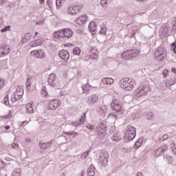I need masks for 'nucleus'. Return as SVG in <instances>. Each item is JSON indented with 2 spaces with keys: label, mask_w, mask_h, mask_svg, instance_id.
<instances>
[{
  "label": "nucleus",
  "mask_w": 176,
  "mask_h": 176,
  "mask_svg": "<svg viewBox=\"0 0 176 176\" xmlns=\"http://www.w3.org/2000/svg\"><path fill=\"white\" fill-rule=\"evenodd\" d=\"M110 105L111 108H112L113 111H115L116 113L113 112L112 113L109 114L107 118H113L116 120L123 115V111H124V109L122 107L120 102L115 100L112 101Z\"/></svg>",
  "instance_id": "f257e3e1"
},
{
  "label": "nucleus",
  "mask_w": 176,
  "mask_h": 176,
  "mask_svg": "<svg viewBox=\"0 0 176 176\" xmlns=\"http://www.w3.org/2000/svg\"><path fill=\"white\" fill-rule=\"evenodd\" d=\"M120 86L121 89H124V90L131 91V90L135 87V81L131 78H122L120 80Z\"/></svg>",
  "instance_id": "f03ea898"
},
{
  "label": "nucleus",
  "mask_w": 176,
  "mask_h": 176,
  "mask_svg": "<svg viewBox=\"0 0 176 176\" xmlns=\"http://www.w3.org/2000/svg\"><path fill=\"white\" fill-rule=\"evenodd\" d=\"M125 139L127 142L133 141L135 138V134H137V129L133 126L128 125L124 132Z\"/></svg>",
  "instance_id": "7ed1b4c3"
},
{
  "label": "nucleus",
  "mask_w": 176,
  "mask_h": 176,
  "mask_svg": "<svg viewBox=\"0 0 176 176\" xmlns=\"http://www.w3.org/2000/svg\"><path fill=\"white\" fill-rule=\"evenodd\" d=\"M140 56V50L135 49V50H129L125 52H124L121 57L124 60H130L131 58H135L136 57H138Z\"/></svg>",
  "instance_id": "20e7f679"
},
{
  "label": "nucleus",
  "mask_w": 176,
  "mask_h": 176,
  "mask_svg": "<svg viewBox=\"0 0 176 176\" xmlns=\"http://www.w3.org/2000/svg\"><path fill=\"white\" fill-rule=\"evenodd\" d=\"M167 56V51L164 47H160L154 52V58L156 61H163Z\"/></svg>",
  "instance_id": "39448f33"
},
{
  "label": "nucleus",
  "mask_w": 176,
  "mask_h": 176,
  "mask_svg": "<svg viewBox=\"0 0 176 176\" xmlns=\"http://www.w3.org/2000/svg\"><path fill=\"white\" fill-rule=\"evenodd\" d=\"M60 105L61 100L58 99H53L48 102L47 109L49 111H56Z\"/></svg>",
  "instance_id": "423d86ee"
},
{
  "label": "nucleus",
  "mask_w": 176,
  "mask_h": 176,
  "mask_svg": "<svg viewBox=\"0 0 176 176\" xmlns=\"http://www.w3.org/2000/svg\"><path fill=\"white\" fill-rule=\"evenodd\" d=\"M108 159H109V153L105 151H100L99 156V162L102 166H107L108 164Z\"/></svg>",
  "instance_id": "0eeeda50"
},
{
  "label": "nucleus",
  "mask_w": 176,
  "mask_h": 176,
  "mask_svg": "<svg viewBox=\"0 0 176 176\" xmlns=\"http://www.w3.org/2000/svg\"><path fill=\"white\" fill-rule=\"evenodd\" d=\"M96 131L98 133V138H100V140H103L107 133V125L101 122L100 124L96 128Z\"/></svg>",
  "instance_id": "6e6552de"
},
{
  "label": "nucleus",
  "mask_w": 176,
  "mask_h": 176,
  "mask_svg": "<svg viewBox=\"0 0 176 176\" xmlns=\"http://www.w3.org/2000/svg\"><path fill=\"white\" fill-rule=\"evenodd\" d=\"M23 94H24L23 88L18 87L16 89V91L14 93V95L11 97L12 102H16V101L21 100L23 97Z\"/></svg>",
  "instance_id": "1a4fd4ad"
},
{
  "label": "nucleus",
  "mask_w": 176,
  "mask_h": 176,
  "mask_svg": "<svg viewBox=\"0 0 176 176\" xmlns=\"http://www.w3.org/2000/svg\"><path fill=\"white\" fill-rule=\"evenodd\" d=\"M82 8V6H69L67 8V13L72 16H76L80 12Z\"/></svg>",
  "instance_id": "9d476101"
},
{
  "label": "nucleus",
  "mask_w": 176,
  "mask_h": 176,
  "mask_svg": "<svg viewBox=\"0 0 176 176\" xmlns=\"http://www.w3.org/2000/svg\"><path fill=\"white\" fill-rule=\"evenodd\" d=\"M86 122V112L83 113V116H81L80 119L77 121H72V126L74 127H79V126H82V124H85Z\"/></svg>",
  "instance_id": "9b49d317"
},
{
  "label": "nucleus",
  "mask_w": 176,
  "mask_h": 176,
  "mask_svg": "<svg viewBox=\"0 0 176 176\" xmlns=\"http://www.w3.org/2000/svg\"><path fill=\"white\" fill-rule=\"evenodd\" d=\"M62 35L63 36V39H69V38H72L74 32L70 28H65L62 30Z\"/></svg>",
  "instance_id": "f8f14e48"
},
{
  "label": "nucleus",
  "mask_w": 176,
  "mask_h": 176,
  "mask_svg": "<svg viewBox=\"0 0 176 176\" xmlns=\"http://www.w3.org/2000/svg\"><path fill=\"white\" fill-rule=\"evenodd\" d=\"M9 53H10V45L3 44L0 46V54L1 56H6Z\"/></svg>",
  "instance_id": "ddd939ff"
},
{
  "label": "nucleus",
  "mask_w": 176,
  "mask_h": 176,
  "mask_svg": "<svg viewBox=\"0 0 176 176\" xmlns=\"http://www.w3.org/2000/svg\"><path fill=\"white\" fill-rule=\"evenodd\" d=\"M31 56H34L36 58H45V52L41 50H34L30 53Z\"/></svg>",
  "instance_id": "4468645a"
},
{
  "label": "nucleus",
  "mask_w": 176,
  "mask_h": 176,
  "mask_svg": "<svg viewBox=\"0 0 176 176\" xmlns=\"http://www.w3.org/2000/svg\"><path fill=\"white\" fill-rule=\"evenodd\" d=\"M47 82L50 86L56 87V86H57V78H56V74L53 73L50 74Z\"/></svg>",
  "instance_id": "2eb2a0df"
},
{
  "label": "nucleus",
  "mask_w": 176,
  "mask_h": 176,
  "mask_svg": "<svg viewBox=\"0 0 176 176\" xmlns=\"http://www.w3.org/2000/svg\"><path fill=\"white\" fill-rule=\"evenodd\" d=\"M98 94H92L91 96L88 97L87 104L89 105H94L96 102H98Z\"/></svg>",
  "instance_id": "dca6fc26"
},
{
  "label": "nucleus",
  "mask_w": 176,
  "mask_h": 176,
  "mask_svg": "<svg viewBox=\"0 0 176 176\" xmlns=\"http://www.w3.org/2000/svg\"><path fill=\"white\" fill-rule=\"evenodd\" d=\"M59 57L64 60V61H68L69 60V52L67 50H60L59 52Z\"/></svg>",
  "instance_id": "f3484780"
},
{
  "label": "nucleus",
  "mask_w": 176,
  "mask_h": 176,
  "mask_svg": "<svg viewBox=\"0 0 176 176\" xmlns=\"http://www.w3.org/2000/svg\"><path fill=\"white\" fill-rule=\"evenodd\" d=\"M135 94L136 97H144V96H146L147 92L144 89V87H140L138 89L135 91Z\"/></svg>",
  "instance_id": "a211bd4d"
},
{
  "label": "nucleus",
  "mask_w": 176,
  "mask_h": 176,
  "mask_svg": "<svg viewBox=\"0 0 176 176\" xmlns=\"http://www.w3.org/2000/svg\"><path fill=\"white\" fill-rule=\"evenodd\" d=\"M96 112L102 118H105V116H107V112H108L107 106H100V108L96 110Z\"/></svg>",
  "instance_id": "6ab92c4d"
},
{
  "label": "nucleus",
  "mask_w": 176,
  "mask_h": 176,
  "mask_svg": "<svg viewBox=\"0 0 176 176\" xmlns=\"http://www.w3.org/2000/svg\"><path fill=\"white\" fill-rule=\"evenodd\" d=\"M98 56V51L96 47H91L89 50V56L93 59L96 60Z\"/></svg>",
  "instance_id": "aec40b11"
},
{
  "label": "nucleus",
  "mask_w": 176,
  "mask_h": 176,
  "mask_svg": "<svg viewBox=\"0 0 176 176\" xmlns=\"http://www.w3.org/2000/svg\"><path fill=\"white\" fill-rule=\"evenodd\" d=\"M76 23L79 25H82V24H86V23H87V16L83 15L80 16L76 20Z\"/></svg>",
  "instance_id": "412c9836"
},
{
  "label": "nucleus",
  "mask_w": 176,
  "mask_h": 176,
  "mask_svg": "<svg viewBox=\"0 0 176 176\" xmlns=\"http://www.w3.org/2000/svg\"><path fill=\"white\" fill-rule=\"evenodd\" d=\"M53 144V140H50L48 142H40L39 146L41 149H47V148H50L52 144Z\"/></svg>",
  "instance_id": "4be33fe9"
},
{
  "label": "nucleus",
  "mask_w": 176,
  "mask_h": 176,
  "mask_svg": "<svg viewBox=\"0 0 176 176\" xmlns=\"http://www.w3.org/2000/svg\"><path fill=\"white\" fill-rule=\"evenodd\" d=\"M87 175L88 176H94L96 175V168L94 165L91 164L90 166L87 169Z\"/></svg>",
  "instance_id": "5701e85b"
},
{
  "label": "nucleus",
  "mask_w": 176,
  "mask_h": 176,
  "mask_svg": "<svg viewBox=\"0 0 176 176\" xmlns=\"http://www.w3.org/2000/svg\"><path fill=\"white\" fill-rule=\"evenodd\" d=\"M43 43V41L41 39L35 40L30 43V47H36V46H41Z\"/></svg>",
  "instance_id": "b1692460"
},
{
  "label": "nucleus",
  "mask_w": 176,
  "mask_h": 176,
  "mask_svg": "<svg viewBox=\"0 0 176 176\" xmlns=\"http://www.w3.org/2000/svg\"><path fill=\"white\" fill-rule=\"evenodd\" d=\"M113 82H115L113 78L109 77L104 78L102 79V83H103V85H112Z\"/></svg>",
  "instance_id": "393cba45"
},
{
  "label": "nucleus",
  "mask_w": 176,
  "mask_h": 176,
  "mask_svg": "<svg viewBox=\"0 0 176 176\" xmlns=\"http://www.w3.org/2000/svg\"><path fill=\"white\" fill-rule=\"evenodd\" d=\"M88 30H89L91 32H96V31H97V23L91 22L89 24Z\"/></svg>",
  "instance_id": "a878e982"
},
{
  "label": "nucleus",
  "mask_w": 176,
  "mask_h": 176,
  "mask_svg": "<svg viewBox=\"0 0 176 176\" xmlns=\"http://www.w3.org/2000/svg\"><path fill=\"white\" fill-rule=\"evenodd\" d=\"M53 36L55 39H64V37L63 36V30H58L55 32Z\"/></svg>",
  "instance_id": "bb28decb"
},
{
  "label": "nucleus",
  "mask_w": 176,
  "mask_h": 176,
  "mask_svg": "<svg viewBox=\"0 0 176 176\" xmlns=\"http://www.w3.org/2000/svg\"><path fill=\"white\" fill-rule=\"evenodd\" d=\"M164 159L166 160L168 164H173L174 163V157L171 155L166 154L164 155Z\"/></svg>",
  "instance_id": "cd10ccee"
},
{
  "label": "nucleus",
  "mask_w": 176,
  "mask_h": 176,
  "mask_svg": "<svg viewBox=\"0 0 176 176\" xmlns=\"http://www.w3.org/2000/svg\"><path fill=\"white\" fill-rule=\"evenodd\" d=\"M142 142H144V138H140L135 143L134 148L138 149L142 145Z\"/></svg>",
  "instance_id": "c85d7f7f"
},
{
  "label": "nucleus",
  "mask_w": 176,
  "mask_h": 176,
  "mask_svg": "<svg viewBox=\"0 0 176 176\" xmlns=\"http://www.w3.org/2000/svg\"><path fill=\"white\" fill-rule=\"evenodd\" d=\"M26 112L28 113H34V108H32V103H28L25 105Z\"/></svg>",
  "instance_id": "c756f323"
},
{
  "label": "nucleus",
  "mask_w": 176,
  "mask_h": 176,
  "mask_svg": "<svg viewBox=\"0 0 176 176\" xmlns=\"http://www.w3.org/2000/svg\"><path fill=\"white\" fill-rule=\"evenodd\" d=\"M100 35H105L107 34V26L104 23L100 25V31L99 32Z\"/></svg>",
  "instance_id": "7c9ffc66"
},
{
  "label": "nucleus",
  "mask_w": 176,
  "mask_h": 176,
  "mask_svg": "<svg viewBox=\"0 0 176 176\" xmlns=\"http://www.w3.org/2000/svg\"><path fill=\"white\" fill-rule=\"evenodd\" d=\"M11 176H21V168H16L14 170L13 173L11 174Z\"/></svg>",
  "instance_id": "2f4dec72"
},
{
  "label": "nucleus",
  "mask_w": 176,
  "mask_h": 176,
  "mask_svg": "<svg viewBox=\"0 0 176 176\" xmlns=\"http://www.w3.org/2000/svg\"><path fill=\"white\" fill-rule=\"evenodd\" d=\"M31 85H32V78H28L26 81V87L28 90H31Z\"/></svg>",
  "instance_id": "473e14b6"
},
{
  "label": "nucleus",
  "mask_w": 176,
  "mask_h": 176,
  "mask_svg": "<svg viewBox=\"0 0 176 176\" xmlns=\"http://www.w3.org/2000/svg\"><path fill=\"white\" fill-rule=\"evenodd\" d=\"M146 118L148 120H153V119H155V114L151 111H148L146 113Z\"/></svg>",
  "instance_id": "72a5a7b5"
},
{
  "label": "nucleus",
  "mask_w": 176,
  "mask_h": 176,
  "mask_svg": "<svg viewBox=\"0 0 176 176\" xmlns=\"http://www.w3.org/2000/svg\"><path fill=\"white\" fill-rule=\"evenodd\" d=\"M162 153H164L162 148H158L155 151V155L157 157H159V156H162Z\"/></svg>",
  "instance_id": "f704fd0d"
},
{
  "label": "nucleus",
  "mask_w": 176,
  "mask_h": 176,
  "mask_svg": "<svg viewBox=\"0 0 176 176\" xmlns=\"http://www.w3.org/2000/svg\"><path fill=\"white\" fill-rule=\"evenodd\" d=\"M70 65L72 67V68H76V67L78 66V60H72L70 62Z\"/></svg>",
  "instance_id": "c9c22d12"
},
{
  "label": "nucleus",
  "mask_w": 176,
  "mask_h": 176,
  "mask_svg": "<svg viewBox=\"0 0 176 176\" xmlns=\"http://www.w3.org/2000/svg\"><path fill=\"white\" fill-rule=\"evenodd\" d=\"M32 38V35L30 33H26L25 34V42H30V41H31Z\"/></svg>",
  "instance_id": "e433bc0d"
},
{
  "label": "nucleus",
  "mask_w": 176,
  "mask_h": 176,
  "mask_svg": "<svg viewBox=\"0 0 176 176\" xmlns=\"http://www.w3.org/2000/svg\"><path fill=\"white\" fill-rule=\"evenodd\" d=\"M73 54H75L76 56H79L80 54V48L79 47L74 48Z\"/></svg>",
  "instance_id": "4c0bfd02"
},
{
  "label": "nucleus",
  "mask_w": 176,
  "mask_h": 176,
  "mask_svg": "<svg viewBox=\"0 0 176 176\" xmlns=\"http://www.w3.org/2000/svg\"><path fill=\"white\" fill-rule=\"evenodd\" d=\"M112 140L113 141H116V142H119V141H120V138L118 136V133H114Z\"/></svg>",
  "instance_id": "58836bf2"
},
{
  "label": "nucleus",
  "mask_w": 176,
  "mask_h": 176,
  "mask_svg": "<svg viewBox=\"0 0 176 176\" xmlns=\"http://www.w3.org/2000/svg\"><path fill=\"white\" fill-rule=\"evenodd\" d=\"M89 153H90L89 151L84 152V153H82L81 155V159H86V157L89 156Z\"/></svg>",
  "instance_id": "ea45409f"
},
{
  "label": "nucleus",
  "mask_w": 176,
  "mask_h": 176,
  "mask_svg": "<svg viewBox=\"0 0 176 176\" xmlns=\"http://www.w3.org/2000/svg\"><path fill=\"white\" fill-rule=\"evenodd\" d=\"M171 50H173V52H174V53L176 54V41L173 42L171 44V47H170Z\"/></svg>",
  "instance_id": "a19ab883"
},
{
  "label": "nucleus",
  "mask_w": 176,
  "mask_h": 176,
  "mask_svg": "<svg viewBox=\"0 0 176 176\" xmlns=\"http://www.w3.org/2000/svg\"><path fill=\"white\" fill-rule=\"evenodd\" d=\"M171 50H173V52H174V53L176 54V41L173 42L171 44V47H170Z\"/></svg>",
  "instance_id": "79ce46f5"
},
{
  "label": "nucleus",
  "mask_w": 176,
  "mask_h": 176,
  "mask_svg": "<svg viewBox=\"0 0 176 176\" xmlns=\"http://www.w3.org/2000/svg\"><path fill=\"white\" fill-rule=\"evenodd\" d=\"M108 2H109V0H101L100 5L101 6L105 7L108 5Z\"/></svg>",
  "instance_id": "37998d69"
},
{
  "label": "nucleus",
  "mask_w": 176,
  "mask_h": 176,
  "mask_svg": "<svg viewBox=\"0 0 176 176\" xmlns=\"http://www.w3.org/2000/svg\"><path fill=\"white\" fill-rule=\"evenodd\" d=\"M160 148H161L162 152L164 153V152H166V151L168 150V146H167L166 144H164L162 147H160Z\"/></svg>",
  "instance_id": "c03bdc74"
},
{
  "label": "nucleus",
  "mask_w": 176,
  "mask_h": 176,
  "mask_svg": "<svg viewBox=\"0 0 176 176\" xmlns=\"http://www.w3.org/2000/svg\"><path fill=\"white\" fill-rule=\"evenodd\" d=\"M4 104L7 106H9L10 104V103L9 102V96H6L4 98Z\"/></svg>",
  "instance_id": "a18cd8bd"
},
{
  "label": "nucleus",
  "mask_w": 176,
  "mask_h": 176,
  "mask_svg": "<svg viewBox=\"0 0 176 176\" xmlns=\"http://www.w3.org/2000/svg\"><path fill=\"white\" fill-rule=\"evenodd\" d=\"M6 31H10V25L6 26L1 30V32H6Z\"/></svg>",
  "instance_id": "49530a36"
},
{
  "label": "nucleus",
  "mask_w": 176,
  "mask_h": 176,
  "mask_svg": "<svg viewBox=\"0 0 176 176\" xmlns=\"http://www.w3.org/2000/svg\"><path fill=\"white\" fill-rule=\"evenodd\" d=\"M5 87V80L0 78V89Z\"/></svg>",
  "instance_id": "de8ad7c7"
},
{
  "label": "nucleus",
  "mask_w": 176,
  "mask_h": 176,
  "mask_svg": "<svg viewBox=\"0 0 176 176\" xmlns=\"http://www.w3.org/2000/svg\"><path fill=\"white\" fill-rule=\"evenodd\" d=\"M64 1V0H56V8H58V9H60V8L61 7V1Z\"/></svg>",
  "instance_id": "09e8293b"
},
{
  "label": "nucleus",
  "mask_w": 176,
  "mask_h": 176,
  "mask_svg": "<svg viewBox=\"0 0 176 176\" xmlns=\"http://www.w3.org/2000/svg\"><path fill=\"white\" fill-rule=\"evenodd\" d=\"M42 93L45 95L46 98H47V92L46 91V87H42Z\"/></svg>",
  "instance_id": "8fccbe9b"
},
{
  "label": "nucleus",
  "mask_w": 176,
  "mask_h": 176,
  "mask_svg": "<svg viewBox=\"0 0 176 176\" xmlns=\"http://www.w3.org/2000/svg\"><path fill=\"white\" fill-rule=\"evenodd\" d=\"M171 147L173 148V152L174 155H176V144H175V143H173Z\"/></svg>",
  "instance_id": "3c124183"
},
{
  "label": "nucleus",
  "mask_w": 176,
  "mask_h": 176,
  "mask_svg": "<svg viewBox=\"0 0 176 176\" xmlns=\"http://www.w3.org/2000/svg\"><path fill=\"white\" fill-rule=\"evenodd\" d=\"M87 129H89V130H94V126L92 124H88L86 126Z\"/></svg>",
  "instance_id": "603ef678"
},
{
  "label": "nucleus",
  "mask_w": 176,
  "mask_h": 176,
  "mask_svg": "<svg viewBox=\"0 0 176 176\" xmlns=\"http://www.w3.org/2000/svg\"><path fill=\"white\" fill-rule=\"evenodd\" d=\"M166 87H171V86H173V84H170V81H168V80L166 82L165 84Z\"/></svg>",
  "instance_id": "864d4df0"
},
{
  "label": "nucleus",
  "mask_w": 176,
  "mask_h": 176,
  "mask_svg": "<svg viewBox=\"0 0 176 176\" xmlns=\"http://www.w3.org/2000/svg\"><path fill=\"white\" fill-rule=\"evenodd\" d=\"M12 148L14 149H19V144L13 143L12 144Z\"/></svg>",
  "instance_id": "5fc2aeb1"
},
{
  "label": "nucleus",
  "mask_w": 176,
  "mask_h": 176,
  "mask_svg": "<svg viewBox=\"0 0 176 176\" xmlns=\"http://www.w3.org/2000/svg\"><path fill=\"white\" fill-rule=\"evenodd\" d=\"M36 24L37 25H43L44 21H38L36 22Z\"/></svg>",
  "instance_id": "6e6d98bb"
},
{
  "label": "nucleus",
  "mask_w": 176,
  "mask_h": 176,
  "mask_svg": "<svg viewBox=\"0 0 176 176\" xmlns=\"http://www.w3.org/2000/svg\"><path fill=\"white\" fill-rule=\"evenodd\" d=\"M72 135L73 137H76L77 135H79V133L78 132L73 131L72 132Z\"/></svg>",
  "instance_id": "4d7b16f0"
},
{
  "label": "nucleus",
  "mask_w": 176,
  "mask_h": 176,
  "mask_svg": "<svg viewBox=\"0 0 176 176\" xmlns=\"http://www.w3.org/2000/svg\"><path fill=\"white\" fill-rule=\"evenodd\" d=\"M163 140L164 141V140H167L168 138V135H164L162 136Z\"/></svg>",
  "instance_id": "13d9d810"
},
{
  "label": "nucleus",
  "mask_w": 176,
  "mask_h": 176,
  "mask_svg": "<svg viewBox=\"0 0 176 176\" xmlns=\"http://www.w3.org/2000/svg\"><path fill=\"white\" fill-rule=\"evenodd\" d=\"M65 134L66 135H72V132L67 131V132H65Z\"/></svg>",
  "instance_id": "bf43d9fd"
},
{
  "label": "nucleus",
  "mask_w": 176,
  "mask_h": 176,
  "mask_svg": "<svg viewBox=\"0 0 176 176\" xmlns=\"http://www.w3.org/2000/svg\"><path fill=\"white\" fill-rule=\"evenodd\" d=\"M168 71H164V72H163V74H164V78H166V76H167V74H168Z\"/></svg>",
  "instance_id": "052dcab7"
},
{
  "label": "nucleus",
  "mask_w": 176,
  "mask_h": 176,
  "mask_svg": "<svg viewBox=\"0 0 176 176\" xmlns=\"http://www.w3.org/2000/svg\"><path fill=\"white\" fill-rule=\"evenodd\" d=\"M9 129H10V126L6 125V126H5V129H6V130H9Z\"/></svg>",
  "instance_id": "680f3d73"
},
{
  "label": "nucleus",
  "mask_w": 176,
  "mask_h": 176,
  "mask_svg": "<svg viewBox=\"0 0 176 176\" xmlns=\"http://www.w3.org/2000/svg\"><path fill=\"white\" fill-rule=\"evenodd\" d=\"M25 141H26V142H31V139H30V138H26V139H25Z\"/></svg>",
  "instance_id": "e2e57ef3"
},
{
  "label": "nucleus",
  "mask_w": 176,
  "mask_h": 176,
  "mask_svg": "<svg viewBox=\"0 0 176 176\" xmlns=\"http://www.w3.org/2000/svg\"><path fill=\"white\" fill-rule=\"evenodd\" d=\"M172 72H173V74H176V69L175 68H173L172 69Z\"/></svg>",
  "instance_id": "0e129e2a"
},
{
  "label": "nucleus",
  "mask_w": 176,
  "mask_h": 176,
  "mask_svg": "<svg viewBox=\"0 0 176 176\" xmlns=\"http://www.w3.org/2000/svg\"><path fill=\"white\" fill-rule=\"evenodd\" d=\"M47 5H48V6H50V1L47 0Z\"/></svg>",
  "instance_id": "69168bd1"
},
{
  "label": "nucleus",
  "mask_w": 176,
  "mask_h": 176,
  "mask_svg": "<svg viewBox=\"0 0 176 176\" xmlns=\"http://www.w3.org/2000/svg\"><path fill=\"white\" fill-rule=\"evenodd\" d=\"M40 3H45V0H39Z\"/></svg>",
  "instance_id": "338daca9"
},
{
  "label": "nucleus",
  "mask_w": 176,
  "mask_h": 176,
  "mask_svg": "<svg viewBox=\"0 0 176 176\" xmlns=\"http://www.w3.org/2000/svg\"><path fill=\"white\" fill-rule=\"evenodd\" d=\"M82 90H83V91H85V90H86V86L82 87Z\"/></svg>",
  "instance_id": "774afa93"
}]
</instances>
